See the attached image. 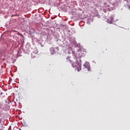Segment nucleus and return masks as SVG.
<instances>
[{
	"label": "nucleus",
	"instance_id": "nucleus-3",
	"mask_svg": "<svg viewBox=\"0 0 130 130\" xmlns=\"http://www.w3.org/2000/svg\"><path fill=\"white\" fill-rule=\"evenodd\" d=\"M50 51L51 54H55V53L56 52V51L54 49V48L51 47L50 48Z\"/></svg>",
	"mask_w": 130,
	"mask_h": 130
},
{
	"label": "nucleus",
	"instance_id": "nucleus-6",
	"mask_svg": "<svg viewBox=\"0 0 130 130\" xmlns=\"http://www.w3.org/2000/svg\"><path fill=\"white\" fill-rule=\"evenodd\" d=\"M12 17H14V15H12Z\"/></svg>",
	"mask_w": 130,
	"mask_h": 130
},
{
	"label": "nucleus",
	"instance_id": "nucleus-2",
	"mask_svg": "<svg viewBox=\"0 0 130 130\" xmlns=\"http://www.w3.org/2000/svg\"><path fill=\"white\" fill-rule=\"evenodd\" d=\"M83 67H84V68H85V69H87V71H88V72H90V63H89V62H86L84 64H83Z\"/></svg>",
	"mask_w": 130,
	"mask_h": 130
},
{
	"label": "nucleus",
	"instance_id": "nucleus-4",
	"mask_svg": "<svg viewBox=\"0 0 130 130\" xmlns=\"http://www.w3.org/2000/svg\"><path fill=\"white\" fill-rule=\"evenodd\" d=\"M113 21V17H110L108 20H107V23H109V24H112V22Z\"/></svg>",
	"mask_w": 130,
	"mask_h": 130
},
{
	"label": "nucleus",
	"instance_id": "nucleus-1",
	"mask_svg": "<svg viewBox=\"0 0 130 130\" xmlns=\"http://www.w3.org/2000/svg\"><path fill=\"white\" fill-rule=\"evenodd\" d=\"M78 59V58L76 56L74 58L68 57L67 58V62H69V61H70L73 68H76L77 66H78L79 68H77V71L78 72H80V71L82 70V68L81 67V64Z\"/></svg>",
	"mask_w": 130,
	"mask_h": 130
},
{
	"label": "nucleus",
	"instance_id": "nucleus-5",
	"mask_svg": "<svg viewBox=\"0 0 130 130\" xmlns=\"http://www.w3.org/2000/svg\"><path fill=\"white\" fill-rule=\"evenodd\" d=\"M79 60L81 61V60H80L81 59H80V58H79Z\"/></svg>",
	"mask_w": 130,
	"mask_h": 130
}]
</instances>
